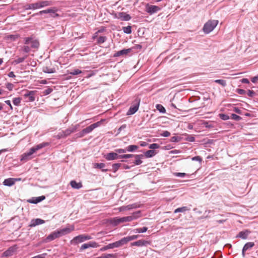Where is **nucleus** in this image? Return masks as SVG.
I'll list each match as a JSON object with an SVG mask.
<instances>
[{
	"mask_svg": "<svg viewBox=\"0 0 258 258\" xmlns=\"http://www.w3.org/2000/svg\"><path fill=\"white\" fill-rule=\"evenodd\" d=\"M218 23V21L217 20H209L205 24L203 28V31L206 34L210 33L216 27Z\"/></svg>",
	"mask_w": 258,
	"mask_h": 258,
	"instance_id": "f257e3e1",
	"label": "nucleus"
},
{
	"mask_svg": "<svg viewBox=\"0 0 258 258\" xmlns=\"http://www.w3.org/2000/svg\"><path fill=\"white\" fill-rule=\"evenodd\" d=\"M91 239V237L86 235H79L75 237L71 241L72 244H77L79 243L83 242L86 240H90Z\"/></svg>",
	"mask_w": 258,
	"mask_h": 258,
	"instance_id": "f03ea898",
	"label": "nucleus"
},
{
	"mask_svg": "<svg viewBox=\"0 0 258 258\" xmlns=\"http://www.w3.org/2000/svg\"><path fill=\"white\" fill-rule=\"evenodd\" d=\"M122 245V244L121 242V240H119L117 241H116V242L112 243H109L108 245L103 246V247H102L100 249V251H105L108 249H111V248H113L115 247H119Z\"/></svg>",
	"mask_w": 258,
	"mask_h": 258,
	"instance_id": "7ed1b4c3",
	"label": "nucleus"
},
{
	"mask_svg": "<svg viewBox=\"0 0 258 258\" xmlns=\"http://www.w3.org/2000/svg\"><path fill=\"white\" fill-rule=\"evenodd\" d=\"M140 100L138 98L135 100L134 104L132 106L127 112V115H132L137 111L139 109Z\"/></svg>",
	"mask_w": 258,
	"mask_h": 258,
	"instance_id": "20e7f679",
	"label": "nucleus"
},
{
	"mask_svg": "<svg viewBox=\"0 0 258 258\" xmlns=\"http://www.w3.org/2000/svg\"><path fill=\"white\" fill-rule=\"evenodd\" d=\"M160 9H161L157 6L150 5L149 4L146 5V12L150 15L157 13L159 11Z\"/></svg>",
	"mask_w": 258,
	"mask_h": 258,
	"instance_id": "39448f33",
	"label": "nucleus"
},
{
	"mask_svg": "<svg viewBox=\"0 0 258 258\" xmlns=\"http://www.w3.org/2000/svg\"><path fill=\"white\" fill-rule=\"evenodd\" d=\"M100 121H98L95 122L90 126L87 127L86 128L83 130V133H85V134H89L91 133L94 128L99 126L100 124Z\"/></svg>",
	"mask_w": 258,
	"mask_h": 258,
	"instance_id": "423d86ee",
	"label": "nucleus"
},
{
	"mask_svg": "<svg viewBox=\"0 0 258 258\" xmlns=\"http://www.w3.org/2000/svg\"><path fill=\"white\" fill-rule=\"evenodd\" d=\"M140 207V205L135 203L133 204L128 205L125 206H122L119 208L120 211H126V210H130L133 209H137L138 208Z\"/></svg>",
	"mask_w": 258,
	"mask_h": 258,
	"instance_id": "0eeeda50",
	"label": "nucleus"
},
{
	"mask_svg": "<svg viewBox=\"0 0 258 258\" xmlns=\"http://www.w3.org/2000/svg\"><path fill=\"white\" fill-rule=\"evenodd\" d=\"M105 157L107 160L110 161L117 159H120V155H118L116 152H110L107 154L105 156Z\"/></svg>",
	"mask_w": 258,
	"mask_h": 258,
	"instance_id": "6e6552de",
	"label": "nucleus"
},
{
	"mask_svg": "<svg viewBox=\"0 0 258 258\" xmlns=\"http://www.w3.org/2000/svg\"><path fill=\"white\" fill-rule=\"evenodd\" d=\"M74 226H71L69 227H66L64 228H62L60 230H58V232L59 233L60 236H63L66 234L70 233L72 231H74Z\"/></svg>",
	"mask_w": 258,
	"mask_h": 258,
	"instance_id": "1a4fd4ad",
	"label": "nucleus"
},
{
	"mask_svg": "<svg viewBox=\"0 0 258 258\" xmlns=\"http://www.w3.org/2000/svg\"><path fill=\"white\" fill-rule=\"evenodd\" d=\"M25 98H27V102H33L35 100L34 92L32 91H27L24 95Z\"/></svg>",
	"mask_w": 258,
	"mask_h": 258,
	"instance_id": "9d476101",
	"label": "nucleus"
},
{
	"mask_svg": "<svg viewBox=\"0 0 258 258\" xmlns=\"http://www.w3.org/2000/svg\"><path fill=\"white\" fill-rule=\"evenodd\" d=\"M139 235H132V236H128L122 238L120 239L121 242L122 243V245L126 243L128 241L136 239L138 238Z\"/></svg>",
	"mask_w": 258,
	"mask_h": 258,
	"instance_id": "9b49d317",
	"label": "nucleus"
},
{
	"mask_svg": "<svg viewBox=\"0 0 258 258\" xmlns=\"http://www.w3.org/2000/svg\"><path fill=\"white\" fill-rule=\"evenodd\" d=\"M36 151V150L35 149V147H34L32 148H31L29 150L28 152L25 153V154H24L23 155V157H22V160H27L30 159V158L29 157L31 156Z\"/></svg>",
	"mask_w": 258,
	"mask_h": 258,
	"instance_id": "f8f14e48",
	"label": "nucleus"
},
{
	"mask_svg": "<svg viewBox=\"0 0 258 258\" xmlns=\"http://www.w3.org/2000/svg\"><path fill=\"white\" fill-rule=\"evenodd\" d=\"M150 242L145 240H140L131 243L132 246H143L149 244Z\"/></svg>",
	"mask_w": 258,
	"mask_h": 258,
	"instance_id": "ddd939ff",
	"label": "nucleus"
},
{
	"mask_svg": "<svg viewBox=\"0 0 258 258\" xmlns=\"http://www.w3.org/2000/svg\"><path fill=\"white\" fill-rule=\"evenodd\" d=\"M44 223L45 221L42 219L39 218L34 219L31 221L30 226L35 227L37 225L44 224Z\"/></svg>",
	"mask_w": 258,
	"mask_h": 258,
	"instance_id": "4468645a",
	"label": "nucleus"
},
{
	"mask_svg": "<svg viewBox=\"0 0 258 258\" xmlns=\"http://www.w3.org/2000/svg\"><path fill=\"white\" fill-rule=\"evenodd\" d=\"M118 18L120 19L121 21H129L131 19V17L130 15L126 14L124 12H120L118 13Z\"/></svg>",
	"mask_w": 258,
	"mask_h": 258,
	"instance_id": "2eb2a0df",
	"label": "nucleus"
},
{
	"mask_svg": "<svg viewBox=\"0 0 258 258\" xmlns=\"http://www.w3.org/2000/svg\"><path fill=\"white\" fill-rule=\"evenodd\" d=\"M16 249V246H11L3 253V255L5 256H9L12 255Z\"/></svg>",
	"mask_w": 258,
	"mask_h": 258,
	"instance_id": "dca6fc26",
	"label": "nucleus"
},
{
	"mask_svg": "<svg viewBox=\"0 0 258 258\" xmlns=\"http://www.w3.org/2000/svg\"><path fill=\"white\" fill-rule=\"evenodd\" d=\"M20 179L9 178L5 179L3 182V184L4 185L11 186L15 184V181L18 180Z\"/></svg>",
	"mask_w": 258,
	"mask_h": 258,
	"instance_id": "f3484780",
	"label": "nucleus"
},
{
	"mask_svg": "<svg viewBox=\"0 0 258 258\" xmlns=\"http://www.w3.org/2000/svg\"><path fill=\"white\" fill-rule=\"evenodd\" d=\"M60 237V235L59 234V233L58 232V230L57 231H54L51 234H50L47 237V240L48 241H51L57 238H58Z\"/></svg>",
	"mask_w": 258,
	"mask_h": 258,
	"instance_id": "a211bd4d",
	"label": "nucleus"
},
{
	"mask_svg": "<svg viewBox=\"0 0 258 258\" xmlns=\"http://www.w3.org/2000/svg\"><path fill=\"white\" fill-rule=\"evenodd\" d=\"M250 232L248 230H245L239 232L237 235V237L241 238V239H245L247 238Z\"/></svg>",
	"mask_w": 258,
	"mask_h": 258,
	"instance_id": "6ab92c4d",
	"label": "nucleus"
},
{
	"mask_svg": "<svg viewBox=\"0 0 258 258\" xmlns=\"http://www.w3.org/2000/svg\"><path fill=\"white\" fill-rule=\"evenodd\" d=\"M24 9L26 10L39 9L38 3L27 4L24 6Z\"/></svg>",
	"mask_w": 258,
	"mask_h": 258,
	"instance_id": "aec40b11",
	"label": "nucleus"
},
{
	"mask_svg": "<svg viewBox=\"0 0 258 258\" xmlns=\"http://www.w3.org/2000/svg\"><path fill=\"white\" fill-rule=\"evenodd\" d=\"M131 51V49L130 48L121 50L120 51L116 52L114 54V56H119L120 55H126L129 52H130Z\"/></svg>",
	"mask_w": 258,
	"mask_h": 258,
	"instance_id": "412c9836",
	"label": "nucleus"
},
{
	"mask_svg": "<svg viewBox=\"0 0 258 258\" xmlns=\"http://www.w3.org/2000/svg\"><path fill=\"white\" fill-rule=\"evenodd\" d=\"M134 157L136 158H139L140 157H143V155H133V154H123V155H120V159L121 158H129Z\"/></svg>",
	"mask_w": 258,
	"mask_h": 258,
	"instance_id": "4be33fe9",
	"label": "nucleus"
},
{
	"mask_svg": "<svg viewBox=\"0 0 258 258\" xmlns=\"http://www.w3.org/2000/svg\"><path fill=\"white\" fill-rule=\"evenodd\" d=\"M70 184L73 188L77 189H80L82 186L81 183H80V182L78 183L75 180L71 181L70 182Z\"/></svg>",
	"mask_w": 258,
	"mask_h": 258,
	"instance_id": "5701e85b",
	"label": "nucleus"
},
{
	"mask_svg": "<svg viewBox=\"0 0 258 258\" xmlns=\"http://www.w3.org/2000/svg\"><path fill=\"white\" fill-rule=\"evenodd\" d=\"M156 154V152L154 150H150L145 153V156L147 158H151Z\"/></svg>",
	"mask_w": 258,
	"mask_h": 258,
	"instance_id": "b1692460",
	"label": "nucleus"
},
{
	"mask_svg": "<svg viewBox=\"0 0 258 258\" xmlns=\"http://www.w3.org/2000/svg\"><path fill=\"white\" fill-rule=\"evenodd\" d=\"M254 243L253 242H247L243 246V251H247L250 249L253 246Z\"/></svg>",
	"mask_w": 258,
	"mask_h": 258,
	"instance_id": "393cba45",
	"label": "nucleus"
},
{
	"mask_svg": "<svg viewBox=\"0 0 258 258\" xmlns=\"http://www.w3.org/2000/svg\"><path fill=\"white\" fill-rule=\"evenodd\" d=\"M45 197L44 196H40V197H37L35 200H29L28 201V202L30 203H33V204H37L38 203H39L40 202H41L42 200H44L45 199Z\"/></svg>",
	"mask_w": 258,
	"mask_h": 258,
	"instance_id": "a878e982",
	"label": "nucleus"
},
{
	"mask_svg": "<svg viewBox=\"0 0 258 258\" xmlns=\"http://www.w3.org/2000/svg\"><path fill=\"white\" fill-rule=\"evenodd\" d=\"M130 218H132V221L137 219L138 218L141 217V213L140 211H137L133 213L132 215L130 216Z\"/></svg>",
	"mask_w": 258,
	"mask_h": 258,
	"instance_id": "bb28decb",
	"label": "nucleus"
},
{
	"mask_svg": "<svg viewBox=\"0 0 258 258\" xmlns=\"http://www.w3.org/2000/svg\"><path fill=\"white\" fill-rule=\"evenodd\" d=\"M39 8H42L44 7L48 6L50 5V2L47 1L38 2Z\"/></svg>",
	"mask_w": 258,
	"mask_h": 258,
	"instance_id": "cd10ccee",
	"label": "nucleus"
},
{
	"mask_svg": "<svg viewBox=\"0 0 258 258\" xmlns=\"http://www.w3.org/2000/svg\"><path fill=\"white\" fill-rule=\"evenodd\" d=\"M51 13H54V11L52 9H48L46 10L41 11L39 12L34 14V15L36 16V15H42L43 14Z\"/></svg>",
	"mask_w": 258,
	"mask_h": 258,
	"instance_id": "c85d7f7f",
	"label": "nucleus"
},
{
	"mask_svg": "<svg viewBox=\"0 0 258 258\" xmlns=\"http://www.w3.org/2000/svg\"><path fill=\"white\" fill-rule=\"evenodd\" d=\"M31 47L33 48H38L39 46V43L37 40L32 38L31 41Z\"/></svg>",
	"mask_w": 258,
	"mask_h": 258,
	"instance_id": "c756f323",
	"label": "nucleus"
},
{
	"mask_svg": "<svg viewBox=\"0 0 258 258\" xmlns=\"http://www.w3.org/2000/svg\"><path fill=\"white\" fill-rule=\"evenodd\" d=\"M230 118H231V119H232L233 120H237V121H238V120H240V119H241V117L240 116H238V115H237L235 114H233V113L231 114L230 116L227 115V120L229 119Z\"/></svg>",
	"mask_w": 258,
	"mask_h": 258,
	"instance_id": "7c9ffc66",
	"label": "nucleus"
},
{
	"mask_svg": "<svg viewBox=\"0 0 258 258\" xmlns=\"http://www.w3.org/2000/svg\"><path fill=\"white\" fill-rule=\"evenodd\" d=\"M188 210H189V209H188L187 207H182L175 209L174 211V213H177L179 212H184Z\"/></svg>",
	"mask_w": 258,
	"mask_h": 258,
	"instance_id": "2f4dec72",
	"label": "nucleus"
},
{
	"mask_svg": "<svg viewBox=\"0 0 258 258\" xmlns=\"http://www.w3.org/2000/svg\"><path fill=\"white\" fill-rule=\"evenodd\" d=\"M126 151L127 152H134L139 148V147L137 145H130L126 148Z\"/></svg>",
	"mask_w": 258,
	"mask_h": 258,
	"instance_id": "473e14b6",
	"label": "nucleus"
},
{
	"mask_svg": "<svg viewBox=\"0 0 258 258\" xmlns=\"http://www.w3.org/2000/svg\"><path fill=\"white\" fill-rule=\"evenodd\" d=\"M156 109L161 113H164L166 112L165 108L161 104H157L156 105Z\"/></svg>",
	"mask_w": 258,
	"mask_h": 258,
	"instance_id": "72a5a7b5",
	"label": "nucleus"
},
{
	"mask_svg": "<svg viewBox=\"0 0 258 258\" xmlns=\"http://www.w3.org/2000/svg\"><path fill=\"white\" fill-rule=\"evenodd\" d=\"M105 166L104 163H95L94 165V167L97 168L99 169H102L103 171H106L107 169H103V168Z\"/></svg>",
	"mask_w": 258,
	"mask_h": 258,
	"instance_id": "f704fd0d",
	"label": "nucleus"
},
{
	"mask_svg": "<svg viewBox=\"0 0 258 258\" xmlns=\"http://www.w3.org/2000/svg\"><path fill=\"white\" fill-rule=\"evenodd\" d=\"M148 228L146 227H144L142 228H137L134 230L135 233H144L147 231Z\"/></svg>",
	"mask_w": 258,
	"mask_h": 258,
	"instance_id": "c9c22d12",
	"label": "nucleus"
},
{
	"mask_svg": "<svg viewBox=\"0 0 258 258\" xmlns=\"http://www.w3.org/2000/svg\"><path fill=\"white\" fill-rule=\"evenodd\" d=\"M47 145H48V143H41V144H39L37 145V146H36L34 147H35V149L37 151L38 150H39L40 149H42V148H44V147H46Z\"/></svg>",
	"mask_w": 258,
	"mask_h": 258,
	"instance_id": "e433bc0d",
	"label": "nucleus"
},
{
	"mask_svg": "<svg viewBox=\"0 0 258 258\" xmlns=\"http://www.w3.org/2000/svg\"><path fill=\"white\" fill-rule=\"evenodd\" d=\"M122 30L124 33L129 34L132 33V27L130 26H127L126 27H123Z\"/></svg>",
	"mask_w": 258,
	"mask_h": 258,
	"instance_id": "4c0bfd02",
	"label": "nucleus"
},
{
	"mask_svg": "<svg viewBox=\"0 0 258 258\" xmlns=\"http://www.w3.org/2000/svg\"><path fill=\"white\" fill-rule=\"evenodd\" d=\"M121 164L120 163H115L112 165V170L114 173L116 172L118 168L121 166Z\"/></svg>",
	"mask_w": 258,
	"mask_h": 258,
	"instance_id": "58836bf2",
	"label": "nucleus"
},
{
	"mask_svg": "<svg viewBox=\"0 0 258 258\" xmlns=\"http://www.w3.org/2000/svg\"><path fill=\"white\" fill-rule=\"evenodd\" d=\"M21 99L20 97L15 98L13 100V103L15 105L19 106L21 103Z\"/></svg>",
	"mask_w": 258,
	"mask_h": 258,
	"instance_id": "ea45409f",
	"label": "nucleus"
},
{
	"mask_svg": "<svg viewBox=\"0 0 258 258\" xmlns=\"http://www.w3.org/2000/svg\"><path fill=\"white\" fill-rule=\"evenodd\" d=\"M26 57H27V56H26L25 57H19L17 59H15L14 61V62L16 64H19L20 63L23 62L24 61V60L26 58Z\"/></svg>",
	"mask_w": 258,
	"mask_h": 258,
	"instance_id": "a19ab883",
	"label": "nucleus"
},
{
	"mask_svg": "<svg viewBox=\"0 0 258 258\" xmlns=\"http://www.w3.org/2000/svg\"><path fill=\"white\" fill-rule=\"evenodd\" d=\"M106 39L107 38L105 36H100L97 39V43L100 44H102Z\"/></svg>",
	"mask_w": 258,
	"mask_h": 258,
	"instance_id": "79ce46f5",
	"label": "nucleus"
},
{
	"mask_svg": "<svg viewBox=\"0 0 258 258\" xmlns=\"http://www.w3.org/2000/svg\"><path fill=\"white\" fill-rule=\"evenodd\" d=\"M132 221V218H130V216L124 217L120 218V221L123 222H130Z\"/></svg>",
	"mask_w": 258,
	"mask_h": 258,
	"instance_id": "37998d69",
	"label": "nucleus"
},
{
	"mask_svg": "<svg viewBox=\"0 0 258 258\" xmlns=\"http://www.w3.org/2000/svg\"><path fill=\"white\" fill-rule=\"evenodd\" d=\"M120 218H115L112 220V223L114 225H117L120 223H122L121 221H120Z\"/></svg>",
	"mask_w": 258,
	"mask_h": 258,
	"instance_id": "c03bdc74",
	"label": "nucleus"
},
{
	"mask_svg": "<svg viewBox=\"0 0 258 258\" xmlns=\"http://www.w3.org/2000/svg\"><path fill=\"white\" fill-rule=\"evenodd\" d=\"M82 71L79 69H76V70H74V71L71 72L70 73V74L72 75H79L80 74H81L82 73Z\"/></svg>",
	"mask_w": 258,
	"mask_h": 258,
	"instance_id": "a18cd8bd",
	"label": "nucleus"
},
{
	"mask_svg": "<svg viewBox=\"0 0 258 258\" xmlns=\"http://www.w3.org/2000/svg\"><path fill=\"white\" fill-rule=\"evenodd\" d=\"M55 137L57 139L66 138L65 135L63 133V131H62L60 132H59Z\"/></svg>",
	"mask_w": 258,
	"mask_h": 258,
	"instance_id": "49530a36",
	"label": "nucleus"
},
{
	"mask_svg": "<svg viewBox=\"0 0 258 258\" xmlns=\"http://www.w3.org/2000/svg\"><path fill=\"white\" fill-rule=\"evenodd\" d=\"M160 146L156 143H153L152 144H150L149 146V148L152 150L153 149H158L159 148Z\"/></svg>",
	"mask_w": 258,
	"mask_h": 258,
	"instance_id": "de8ad7c7",
	"label": "nucleus"
},
{
	"mask_svg": "<svg viewBox=\"0 0 258 258\" xmlns=\"http://www.w3.org/2000/svg\"><path fill=\"white\" fill-rule=\"evenodd\" d=\"M88 243L89 247H97L99 246V245L96 242L90 241Z\"/></svg>",
	"mask_w": 258,
	"mask_h": 258,
	"instance_id": "09e8293b",
	"label": "nucleus"
},
{
	"mask_svg": "<svg viewBox=\"0 0 258 258\" xmlns=\"http://www.w3.org/2000/svg\"><path fill=\"white\" fill-rule=\"evenodd\" d=\"M53 90L51 88H47L43 92V95H47L49 94L52 92Z\"/></svg>",
	"mask_w": 258,
	"mask_h": 258,
	"instance_id": "8fccbe9b",
	"label": "nucleus"
},
{
	"mask_svg": "<svg viewBox=\"0 0 258 258\" xmlns=\"http://www.w3.org/2000/svg\"><path fill=\"white\" fill-rule=\"evenodd\" d=\"M18 38V36L17 35H10L8 36V38L11 39L12 41H15Z\"/></svg>",
	"mask_w": 258,
	"mask_h": 258,
	"instance_id": "3c124183",
	"label": "nucleus"
},
{
	"mask_svg": "<svg viewBox=\"0 0 258 258\" xmlns=\"http://www.w3.org/2000/svg\"><path fill=\"white\" fill-rule=\"evenodd\" d=\"M143 157H140L139 158H136V160L134 162V164L137 165H140L142 163V161L140 159V158H143Z\"/></svg>",
	"mask_w": 258,
	"mask_h": 258,
	"instance_id": "603ef678",
	"label": "nucleus"
},
{
	"mask_svg": "<svg viewBox=\"0 0 258 258\" xmlns=\"http://www.w3.org/2000/svg\"><path fill=\"white\" fill-rule=\"evenodd\" d=\"M115 151L116 152V153L117 154V153H124L125 152H126V148L124 149H116L115 150Z\"/></svg>",
	"mask_w": 258,
	"mask_h": 258,
	"instance_id": "864d4df0",
	"label": "nucleus"
},
{
	"mask_svg": "<svg viewBox=\"0 0 258 258\" xmlns=\"http://www.w3.org/2000/svg\"><path fill=\"white\" fill-rule=\"evenodd\" d=\"M32 39L31 37H26L24 39V43L26 45L31 44V41Z\"/></svg>",
	"mask_w": 258,
	"mask_h": 258,
	"instance_id": "5fc2aeb1",
	"label": "nucleus"
},
{
	"mask_svg": "<svg viewBox=\"0 0 258 258\" xmlns=\"http://www.w3.org/2000/svg\"><path fill=\"white\" fill-rule=\"evenodd\" d=\"M88 248H89V243H84L81 245L80 247V250H83Z\"/></svg>",
	"mask_w": 258,
	"mask_h": 258,
	"instance_id": "6e6d98bb",
	"label": "nucleus"
},
{
	"mask_svg": "<svg viewBox=\"0 0 258 258\" xmlns=\"http://www.w3.org/2000/svg\"><path fill=\"white\" fill-rule=\"evenodd\" d=\"M23 50L26 52L28 53L30 51V48L27 45H25L22 47Z\"/></svg>",
	"mask_w": 258,
	"mask_h": 258,
	"instance_id": "4d7b16f0",
	"label": "nucleus"
},
{
	"mask_svg": "<svg viewBox=\"0 0 258 258\" xmlns=\"http://www.w3.org/2000/svg\"><path fill=\"white\" fill-rule=\"evenodd\" d=\"M191 160L192 161H199V162H201L202 160V159L200 156H197L192 157L191 158Z\"/></svg>",
	"mask_w": 258,
	"mask_h": 258,
	"instance_id": "13d9d810",
	"label": "nucleus"
},
{
	"mask_svg": "<svg viewBox=\"0 0 258 258\" xmlns=\"http://www.w3.org/2000/svg\"><path fill=\"white\" fill-rule=\"evenodd\" d=\"M176 176L183 177L186 174L185 173L176 172L174 174Z\"/></svg>",
	"mask_w": 258,
	"mask_h": 258,
	"instance_id": "bf43d9fd",
	"label": "nucleus"
},
{
	"mask_svg": "<svg viewBox=\"0 0 258 258\" xmlns=\"http://www.w3.org/2000/svg\"><path fill=\"white\" fill-rule=\"evenodd\" d=\"M216 83L221 84L223 86H224L226 84L225 81L223 80H216L215 81Z\"/></svg>",
	"mask_w": 258,
	"mask_h": 258,
	"instance_id": "052dcab7",
	"label": "nucleus"
},
{
	"mask_svg": "<svg viewBox=\"0 0 258 258\" xmlns=\"http://www.w3.org/2000/svg\"><path fill=\"white\" fill-rule=\"evenodd\" d=\"M78 126H79L78 125H76L75 126H73L72 127H69V129L70 130H71V133H74V132H75L77 130Z\"/></svg>",
	"mask_w": 258,
	"mask_h": 258,
	"instance_id": "680f3d73",
	"label": "nucleus"
},
{
	"mask_svg": "<svg viewBox=\"0 0 258 258\" xmlns=\"http://www.w3.org/2000/svg\"><path fill=\"white\" fill-rule=\"evenodd\" d=\"M162 136L163 137H169L170 135V133L166 131H164L162 134H161Z\"/></svg>",
	"mask_w": 258,
	"mask_h": 258,
	"instance_id": "e2e57ef3",
	"label": "nucleus"
},
{
	"mask_svg": "<svg viewBox=\"0 0 258 258\" xmlns=\"http://www.w3.org/2000/svg\"><path fill=\"white\" fill-rule=\"evenodd\" d=\"M63 133L65 135L66 137H67L71 134V131L69 128H68L66 130L63 131Z\"/></svg>",
	"mask_w": 258,
	"mask_h": 258,
	"instance_id": "0e129e2a",
	"label": "nucleus"
},
{
	"mask_svg": "<svg viewBox=\"0 0 258 258\" xmlns=\"http://www.w3.org/2000/svg\"><path fill=\"white\" fill-rule=\"evenodd\" d=\"M45 73H53L54 72V71H53L52 69H48L47 68H46V70H44L43 71Z\"/></svg>",
	"mask_w": 258,
	"mask_h": 258,
	"instance_id": "69168bd1",
	"label": "nucleus"
},
{
	"mask_svg": "<svg viewBox=\"0 0 258 258\" xmlns=\"http://www.w3.org/2000/svg\"><path fill=\"white\" fill-rule=\"evenodd\" d=\"M13 88V85L11 83H8L7 84V88L9 90H12Z\"/></svg>",
	"mask_w": 258,
	"mask_h": 258,
	"instance_id": "338daca9",
	"label": "nucleus"
},
{
	"mask_svg": "<svg viewBox=\"0 0 258 258\" xmlns=\"http://www.w3.org/2000/svg\"><path fill=\"white\" fill-rule=\"evenodd\" d=\"M247 94L248 96H249L250 97H252L253 96V95L254 94V92L253 91L248 90L247 93Z\"/></svg>",
	"mask_w": 258,
	"mask_h": 258,
	"instance_id": "774afa93",
	"label": "nucleus"
}]
</instances>
